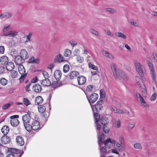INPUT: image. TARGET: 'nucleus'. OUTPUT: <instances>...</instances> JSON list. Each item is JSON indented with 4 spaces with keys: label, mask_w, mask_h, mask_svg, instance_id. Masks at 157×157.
<instances>
[{
    "label": "nucleus",
    "mask_w": 157,
    "mask_h": 157,
    "mask_svg": "<svg viewBox=\"0 0 157 157\" xmlns=\"http://www.w3.org/2000/svg\"><path fill=\"white\" fill-rule=\"evenodd\" d=\"M27 114H26L22 117V120L24 125L26 129L29 130L30 128V124H29L31 120V117L29 114H30V111H28Z\"/></svg>",
    "instance_id": "f257e3e1"
},
{
    "label": "nucleus",
    "mask_w": 157,
    "mask_h": 157,
    "mask_svg": "<svg viewBox=\"0 0 157 157\" xmlns=\"http://www.w3.org/2000/svg\"><path fill=\"white\" fill-rule=\"evenodd\" d=\"M103 100L100 99V100L98 101L95 105H91L90 106L93 112L94 113V111H96L97 112H99L100 111L103 109Z\"/></svg>",
    "instance_id": "f03ea898"
},
{
    "label": "nucleus",
    "mask_w": 157,
    "mask_h": 157,
    "mask_svg": "<svg viewBox=\"0 0 157 157\" xmlns=\"http://www.w3.org/2000/svg\"><path fill=\"white\" fill-rule=\"evenodd\" d=\"M87 98L90 105L94 103L98 100V95L96 93H93L90 95H88V94L85 93Z\"/></svg>",
    "instance_id": "7ed1b4c3"
},
{
    "label": "nucleus",
    "mask_w": 157,
    "mask_h": 157,
    "mask_svg": "<svg viewBox=\"0 0 157 157\" xmlns=\"http://www.w3.org/2000/svg\"><path fill=\"white\" fill-rule=\"evenodd\" d=\"M19 117L18 115H16L10 117L11 120L10 121V123L12 126L17 127L19 124L20 122L17 119Z\"/></svg>",
    "instance_id": "20e7f679"
},
{
    "label": "nucleus",
    "mask_w": 157,
    "mask_h": 157,
    "mask_svg": "<svg viewBox=\"0 0 157 157\" xmlns=\"http://www.w3.org/2000/svg\"><path fill=\"white\" fill-rule=\"evenodd\" d=\"M30 128L29 130L26 129L28 131L30 132L32 130L35 131L39 129L40 127V124L39 122L37 121H35L33 123H32L31 125H30Z\"/></svg>",
    "instance_id": "39448f33"
},
{
    "label": "nucleus",
    "mask_w": 157,
    "mask_h": 157,
    "mask_svg": "<svg viewBox=\"0 0 157 157\" xmlns=\"http://www.w3.org/2000/svg\"><path fill=\"white\" fill-rule=\"evenodd\" d=\"M109 143L114 144V145L116 146L115 147H117L119 151L121 150L120 144L115 140L111 139L110 138H108L106 140H105L103 143L105 145H107V144Z\"/></svg>",
    "instance_id": "423d86ee"
},
{
    "label": "nucleus",
    "mask_w": 157,
    "mask_h": 157,
    "mask_svg": "<svg viewBox=\"0 0 157 157\" xmlns=\"http://www.w3.org/2000/svg\"><path fill=\"white\" fill-rule=\"evenodd\" d=\"M134 64L136 70L138 72L142 78L144 76V74L142 67V66H141V64L140 63L137 62V61H134Z\"/></svg>",
    "instance_id": "0eeeda50"
},
{
    "label": "nucleus",
    "mask_w": 157,
    "mask_h": 157,
    "mask_svg": "<svg viewBox=\"0 0 157 157\" xmlns=\"http://www.w3.org/2000/svg\"><path fill=\"white\" fill-rule=\"evenodd\" d=\"M25 61V60L23 59L20 55L17 56L15 57L14 62L16 64L21 66L22 65Z\"/></svg>",
    "instance_id": "6e6552de"
},
{
    "label": "nucleus",
    "mask_w": 157,
    "mask_h": 157,
    "mask_svg": "<svg viewBox=\"0 0 157 157\" xmlns=\"http://www.w3.org/2000/svg\"><path fill=\"white\" fill-rule=\"evenodd\" d=\"M79 75V73L78 72L76 71H74L71 72L69 75L66 76V78H69L71 79H72L76 78V77H78Z\"/></svg>",
    "instance_id": "1a4fd4ad"
},
{
    "label": "nucleus",
    "mask_w": 157,
    "mask_h": 157,
    "mask_svg": "<svg viewBox=\"0 0 157 157\" xmlns=\"http://www.w3.org/2000/svg\"><path fill=\"white\" fill-rule=\"evenodd\" d=\"M78 84L79 85H82L84 84L86 82V78L83 76L79 75L77 78Z\"/></svg>",
    "instance_id": "9d476101"
},
{
    "label": "nucleus",
    "mask_w": 157,
    "mask_h": 157,
    "mask_svg": "<svg viewBox=\"0 0 157 157\" xmlns=\"http://www.w3.org/2000/svg\"><path fill=\"white\" fill-rule=\"evenodd\" d=\"M32 89L36 93H39L41 91L42 87L40 85L38 84H36L33 86Z\"/></svg>",
    "instance_id": "9b49d317"
},
{
    "label": "nucleus",
    "mask_w": 157,
    "mask_h": 157,
    "mask_svg": "<svg viewBox=\"0 0 157 157\" xmlns=\"http://www.w3.org/2000/svg\"><path fill=\"white\" fill-rule=\"evenodd\" d=\"M20 56L25 60L27 59L29 57L28 52L25 49H22L21 50Z\"/></svg>",
    "instance_id": "f8f14e48"
},
{
    "label": "nucleus",
    "mask_w": 157,
    "mask_h": 157,
    "mask_svg": "<svg viewBox=\"0 0 157 157\" xmlns=\"http://www.w3.org/2000/svg\"><path fill=\"white\" fill-rule=\"evenodd\" d=\"M62 75V73L59 70H56L54 74V76L55 78L57 81H59L61 78Z\"/></svg>",
    "instance_id": "ddd939ff"
},
{
    "label": "nucleus",
    "mask_w": 157,
    "mask_h": 157,
    "mask_svg": "<svg viewBox=\"0 0 157 157\" xmlns=\"http://www.w3.org/2000/svg\"><path fill=\"white\" fill-rule=\"evenodd\" d=\"M16 141L18 145L20 146H23L24 144L23 138L21 136H18L16 138Z\"/></svg>",
    "instance_id": "4468645a"
},
{
    "label": "nucleus",
    "mask_w": 157,
    "mask_h": 157,
    "mask_svg": "<svg viewBox=\"0 0 157 157\" xmlns=\"http://www.w3.org/2000/svg\"><path fill=\"white\" fill-rule=\"evenodd\" d=\"M6 70L9 71H11L14 67V63L12 62H8L6 65Z\"/></svg>",
    "instance_id": "2eb2a0df"
},
{
    "label": "nucleus",
    "mask_w": 157,
    "mask_h": 157,
    "mask_svg": "<svg viewBox=\"0 0 157 157\" xmlns=\"http://www.w3.org/2000/svg\"><path fill=\"white\" fill-rule=\"evenodd\" d=\"M99 121L101 124L104 126L107 125L109 123L108 118L105 116H103L100 118Z\"/></svg>",
    "instance_id": "dca6fc26"
},
{
    "label": "nucleus",
    "mask_w": 157,
    "mask_h": 157,
    "mask_svg": "<svg viewBox=\"0 0 157 157\" xmlns=\"http://www.w3.org/2000/svg\"><path fill=\"white\" fill-rule=\"evenodd\" d=\"M41 84L44 86H48L51 84V82L48 78H45L41 82Z\"/></svg>",
    "instance_id": "f3484780"
},
{
    "label": "nucleus",
    "mask_w": 157,
    "mask_h": 157,
    "mask_svg": "<svg viewBox=\"0 0 157 157\" xmlns=\"http://www.w3.org/2000/svg\"><path fill=\"white\" fill-rule=\"evenodd\" d=\"M122 71H121V70L118 69H117L116 70H115V72H114V71H113L112 72L113 76L116 80H119V76H120V74L121 73Z\"/></svg>",
    "instance_id": "a211bd4d"
},
{
    "label": "nucleus",
    "mask_w": 157,
    "mask_h": 157,
    "mask_svg": "<svg viewBox=\"0 0 157 157\" xmlns=\"http://www.w3.org/2000/svg\"><path fill=\"white\" fill-rule=\"evenodd\" d=\"M29 63L38 64L40 63V59L38 58L36 59L34 56H32L29 60Z\"/></svg>",
    "instance_id": "6ab92c4d"
},
{
    "label": "nucleus",
    "mask_w": 157,
    "mask_h": 157,
    "mask_svg": "<svg viewBox=\"0 0 157 157\" xmlns=\"http://www.w3.org/2000/svg\"><path fill=\"white\" fill-rule=\"evenodd\" d=\"M12 16V14L9 12L4 13L0 14V18L3 19L4 18H8Z\"/></svg>",
    "instance_id": "aec40b11"
},
{
    "label": "nucleus",
    "mask_w": 157,
    "mask_h": 157,
    "mask_svg": "<svg viewBox=\"0 0 157 157\" xmlns=\"http://www.w3.org/2000/svg\"><path fill=\"white\" fill-rule=\"evenodd\" d=\"M9 128L6 125H4L1 129V131L4 136H6L9 131Z\"/></svg>",
    "instance_id": "412c9836"
},
{
    "label": "nucleus",
    "mask_w": 157,
    "mask_h": 157,
    "mask_svg": "<svg viewBox=\"0 0 157 157\" xmlns=\"http://www.w3.org/2000/svg\"><path fill=\"white\" fill-rule=\"evenodd\" d=\"M8 58L6 56H3L0 59V62L3 65H4L6 63L8 62Z\"/></svg>",
    "instance_id": "4be33fe9"
},
{
    "label": "nucleus",
    "mask_w": 157,
    "mask_h": 157,
    "mask_svg": "<svg viewBox=\"0 0 157 157\" xmlns=\"http://www.w3.org/2000/svg\"><path fill=\"white\" fill-rule=\"evenodd\" d=\"M43 101V99L41 96H38L36 97L35 102L36 105H38L42 103Z\"/></svg>",
    "instance_id": "5701e85b"
},
{
    "label": "nucleus",
    "mask_w": 157,
    "mask_h": 157,
    "mask_svg": "<svg viewBox=\"0 0 157 157\" xmlns=\"http://www.w3.org/2000/svg\"><path fill=\"white\" fill-rule=\"evenodd\" d=\"M33 33L32 32L29 33L28 35L26 36V40L25 42V43L26 44L28 42H30L31 41V38L32 36Z\"/></svg>",
    "instance_id": "b1692460"
},
{
    "label": "nucleus",
    "mask_w": 157,
    "mask_h": 157,
    "mask_svg": "<svg viewBox=\"0 0 157 157\" xmlns=\"http://www.w3.org/2000/svg\"><path fill=\"white\" fill-rule=\"evenodd\" d=\"M8 151L9 152L13 154H18V152H19V149L15 148H9L8 149Z\"/></svg>",
    "instance_id": "393cba45"
},
{
    "label": "nucleus",
    "mask_w": 157,
    "mask_h": 157,
    "mask_svg": "<svg viewBox=\"0 0 157 157\" xmlns=\"http://www.w3.org/2000/svg\"><path fill=\"white\" fill-rule=\"evenodd\" d=\"M105 137L103 133H102L100 136V135L99 134H98V143L99 145L100 146V148L101 146H100V142H101V144H102L103 143L102 142V140Z\"/></svg>",
    "instance_id": "a878e982"
},
{
    "label": "nucleus",
    "mask_w": 157,
    "mask_h": 157,
    "mask_svg": "<svg viewBox=\"0 0 157 157\" xmlns=\"http://www.w3.org/2000/svg\"><path fill=\"white\" fill-rule=\"evenodd\" d=\"M98 112L94 113V121L95 123H97L98 122L100 121V115L98 113Z\"/></svg>",
    "instance_id": "bb28decb"
},
{
    "label": "nucleus",
    "mask_w": 157,
    "mask_h": 157,
    "mask_svg": "<svg viewBox=\"0 0 157 157\" xmlns=\"http://www.w3.org/2000/svg\"><path fill=\"white\" fill-rule=\"evenodd\" d=\"M19 66L18 71L19 73L21 75L26 73L25 70L24 66L23 65Z\"/></svg>",
    "instance_id": "cd10ccee"
},
{
    "label": "nucleus",
    "mask_w": 157,
    "mask_h": 157,
    "mask_svg": "<svg viewBox=\"0 0 157 157\" xmlns=\"http://www.w3.org/2000/svg\"><path fill=\"white\" fill-rule=\"evenodd\" d=\"M38 108L39 112L41 113H44L46 110L45 107L43 105H39Z\"/></svg>",
    "instance_id": "c85d7f7f"
},
{
    "label": "nucleus",
    "mask_w": 157,
    "mask_h": 157,
    "mask_svg": "<svg viewBox=\"0 0 157 157\" xmlns=\"http://www.w3.org/2000/svg\"><path fill=\"white\" fill-rule=\"evenodd\" d=\"M115 35L117 37H121L124 39H125L127 38L126 36L125 35L120 32H118L115 33Z\"/></svg>",
    "instance_id": "c756f323"
},
{
    "label": "nucleus",
    "mask_w": 157,
    "mask_h": 157,
    "mask_svg": "<svg viewBox=\"0 0 157 157\" xmlns=\"http://www.w3.org/2000/svg\"><path fill=\"white\" fill-rule=\"evenodd\" d=\"M13 103L12 101L10 102L9 103L6 104L2 106V108L3 110H6L8 109L10 106Z\"/></svg>",
    "instance_id": "7c9ffc66"
},
{
    "label": "nucleus",
    "mask_w": 157,
    "mask_h": 157,
    "mask_svg": "<svg viewBox=\"0 0 157 157\" xmlns=\"http://www.w3.org/2000/svg\"><path fill=\"white\" fill-rule=\"evenodd\" d=\"M93 86L92 85H90L87 86L86 87V92L85 93H88V92H91L93 88Z\"/></svg>",
    "instance_id": "2f4dec72"
},
{
    "label": "nucleus",
    "mask_w": 157,
    "mask_h": 157,
    "mask_svg": "<svg viewBox=\"0 0 157 157\" xmlns=\"http://www.w3.org/2000/svg\"><path fill=\"white\" fill-rule=\"evenodd\" d=\"M71 51L68 49H67L64 52L63 54L65 57H68L71 55Z\"/></svg>",
    "instance_id": "473e14b6"
},
{
    "label": "nucleus",
    "mask_w": 157,
    "mask_h": 157,
    "mask_svg": "<svg viewBox=\"0 0 157 157\" xmlns=\"http://www.w3.org/2000/svg\"><path fill=\"white\" fill-rule=\"evenodd\" d=\"M60 54H59L56 56L54 60L55 63H59L61 62L60 60Z\"/></svg>",
    "instance_id": "72a5a7b5"
},
{
    "label": "nucleus",
    "mask_w": 157,
    "mask_h": 157,
    "mask_svg": "<svg viewBox=\"0 0 157 157\" xmlns=\"http://www.w3.org/2000/svg\"><path fill=\"white\" fill-rule=\"evenodd\" d=\"M150 60L151 59L150 58H147V63L150 69H152V70H153V69L154 67L152 63L150 62Z\"/></svg>",
    "instance_id": "f704fd0d"
},
{
    "label": "nucleus",
    "mask_w": 157,
    "mask_h": 157,
    "mask_svg": "<svg viewBox=\"0 0 157 157\" xmlns=\"http://www.w3.org/2000/svg\"><path fill=\"white\" fill-rule=\"evenodd\" d=\"M106 11L109 12L112 14L116 13V10L115 9L111 8H107L105 9Z\"/></svg>",
    "instance_id": "c9c22d12"
},
{
    "label": "nucleus",
    "mask_w": 157,
    "mask_h": 157,
    "mask_svg": "<svg viewBox=\"0 0 157 157\" xmlns=\"http://www.w3.org/2000/svg\"><path fill=\"white\" fill-rule=\"evenodd\" d=\"M110 66L112 72L113 71H114V72H115V70H116V69H118L117 67V66L116 64L114 63H111Z\"/></svg>",
    "instance_id": "e433bc0d"
},
{
    "label": "nucleus",
    "mask_w": 157,
    "mask_h": 157,
    "mask_svg": "<svg viewBox=\"0 0 157 157\" xmlns=\"http://www.w3.org/2000/svg\"><path fill=\"white\" fill-rule=\"evenodd\" d=\"M23 103L26 106H27L31 104L30 101L28 99L26 98H24Z\"/></svg>",
    "instance_id": "4c0bfd02"
},
{
    "label": "nucleus",
    "mask_w": 157,
    "mask_h": 157,
    "mask_svg": "<svg viewBox=\"0 0 157 157\" xmlns=\"http://www.w3.org/2000/svg\"><path fill=\"white\" fill-rule=\"evenodd\" d=\"M0 83L3 86L6 85L7 83V80L4 78H2L0 79Z\"/></svg>",
    "instance_id": "58836bf2"
},
{
    "label": "nucleus",
    "mask_w": 157,
    "mask_h": 157,
    "mask_svg": "<svg viewBox=\"0 0 157 157\" xmlns=\"http://www.w3.org/2000/svg\"><path fill=\"white\" fill-rule=\"evenodd\" d=\"M70 69V67L68 64L65 65L63 67V71L64 73H67L68 71Z\"/></svg>",
    "instance_id": "ea45409f"
},
{
    "label": "nucleus",
    "mask_w": 157,
    "mask_h": 157,
    "mask_svg": "<svg viewBox=\"0 0 157 157\" xmlns=\"http://www.w3.org/2000/svg\"><path fill=\"white\" fill-rule=\"evenodd\" d=\"M27 75V73H25L24 74L21 75L19 79L21 83H22L24 82V79L26 78Z\"/></svg>",
    "instance_id": "a19ab883"
},
{
    "label": "nucleus",
    "mask_w": 157,
    "mask_h": 157,
    "mask_svg": "<svg viewBox=\"0 0 157 157\" xmlns=\"http://www.w3.org/2000/svg\"><path fill=\"white\" fill-rule=\"evenodd\" d=\"M140 101L142 105L144 106V107H145L147 108H148L149 107V105L146 104V103L144 98L141 101Z\"/></svg>",
    "instance_id": "79ce46f5"
},
{
    "label": "nucleus",
    "mask_w": 157,
    "mask_h": 157,
    "mask_svg": "<svg viewBox=\"0 0 157 157\" xmlns=\"http://www.w3.org/2000/svg\"><path fill=\"white\" fill-rule=\"evenodd\" d=\"M12 71L11 72V77L13 78H16L17 76L18 73L17 71Z\"/></svg>",
    "instance_id": "37998d69"
},
{
    "label": "nucleus",
    "mask_w": 157,
    "mask_h": 157,
    "mask_svg": "<svg viewBox=\"0 0 157 157\" xmlns=\"http://www.w3.org/2000/svg\"><path fill=\"white\" fill-rule=\"evenodd\" d=\"M89 66L90 68L94 70L97 71V69H98L96 66H95L94 64H92L91 63H89Z\"/></svg>",
    "instance_id": "c03bdc74"
},
{
    "label": "nucleus",
    "mask_w": 157,
    "mask_h": 157,
    "mask_svg": "<svg viewBox=\"0 0 157 157\" xmlns=\"http://www.w3.org/2000/svg\"><path fill=\"white\" fill-rule=\"evenodd\" d=\"M119 76H121V78L124 80H126L127 79V76L122 71Z\"/></svg>",
    "instance_id": "a18cd8bd"
},
{
    "label": "nucleus",
    "mask_w": 157,
    "mask_h": 157,
    "mask_svg": "<svg viewBox=\"0 0 157 157\" xmlns=\"http://www.w3.org/2000/svg\"><path fill=\"white\" fill-rule=\"evenodd\" d=\"M103 132L106 133H108L109 131V128L106 125L103 126Z\"/></svg>",
    "instance_id": "49530a36"
},
{
    "label": "nucleus",
    "mask_w": 157,
    "mask_h": 157,
    "mask_svg": "<svg viewBox=\"0 0 157 157\" xmlns=\"http://www.w3.org/2000/svg\"><path fill=\"white\" fill-rule=\"evenodd\" d=\"M58 81H54L52 83V86L53 87H59L60 86V84H59Z\"/></svg>",
    "instance_id": "de8ad7c7"
},
{
    "label": "nucleus",
    "mask_w": 157,
    "mask_h": 157,
    "mask_svg": "<svg viewBox=\"0 0 157 157\" xmlns=\"http://www.w3.org/2000/svg\"><path fill=\"white\" fill-rule=\"evenodd\" d=\"M17 32L16 31H12L10 32V37H13L17 35Z\"/></svg>",
    "instance_id": "09e8293b"
},
{
    "label": "nucleus",
    "mask_w": 157,
    "mask_h": 157,
    "mask_svg": "<svg viewBox=\"0 0 157 157\" xmlns=\"http://www.w3.org/2000/svg\"><path fill=\"white\" fill-rule=\"evenodd\" d=\"M134 147L136 149H141L142 147L141 144L140 143H136L134 145Z\"/></svg>",
    "instance_id": "8fccbe9b"
},
{
    "label": "nucleus",
    "mask_w": 157,
    "mask_h": 157,
    "mask_svg": "<svg viewBox=\"0 0 157 157\" xmlns=\"http://www.w3.org/2000/svg\"><path fill=\"white\" fill-rule=\"evenodd\" d=\"M76 59L77 61L80 63H82L84 60L83 58L80 56H78L76 58Z\"/></svg>",
    "instance_id": "3c124183"
},
{
    "label": "nucleus",
    "mask_w": 157,
    "mask_h": 157,
    "mask_svg": "<svg viewBox=\"0 0 157 157\" xmlns=\"http://www.w3.org/2000/svg\"><path fill=\"white\" fill-rule=\"evenodd\" d=\"M105 92L103 90H100V99L101 98H103L105 97Z\"/></svg>",
    "instance_id": "603ef678"
},
{
    "label": "nucleus",
    "mask_w": 157,
    "mask_h": 157,
    "mask_svg": "<svg viewBox=\"0 0 157 157\" xmlns=\"http://www.w3.org/2000/svg\"><path fill=\"white\" fill-rule=\"evenodd\" d=\"M90 31L91 33L93 34L96 36H98V31L94 30L93 29H90Z\"/></svg>",
    "instance_id": "864d4df0"
},
{
    "label": "nucleus",
    "mask_w": 157,
    "mask_h": 157,
    "mask_svg": "<svg viewBox=\"0 0 157 157\" xmlns=\"http://www.w3.org/2000/svg\"><path fill=\"white\" fill-rule=\"evenodd\" d=\"M157 96V94L156 93H154L153 94L150 98V100L151 101L155 100Z\"/></svg>",
    "instance_id": "5fc2aeb1"
},
{
    "label": "nucleus",
    "mask_w": 157,
    "mask_h": 157,
    "mask_svg": "<svg viewBox=\"0 0 157 157\" xmlns=\"http://www.w3.org/2000/svg\"><path fill=\"white\" fill-rule=\"evenodd\" d=\"M5 70V67L4 65H0V73H2Z\"/></svg>",
    "instance_id": "6e6d98bb"
},
{
    "label": "nucleus",
    "mask_w": 157,
    "mask_h": 157,
    "mask_svg": "<svg viewBox=\"0 0 157 157\" xmlns=\"http://www.w3.org/2000/svg\"><path fill=\"white\" fill-rule=\"evenodd\" d=\"M31 84V83L30 82H29V84L26 86L25 87V89L26 92L29 91L30 90L29 89V87Z\"/></svg>",
    "instance_id": "4d7b16f0"
},
{
    "label": "nucleus",
    "mask_w": 157,
    "mask_h": 157,
    "mask_svg": "<svg viewBox=\"0 0 157 157\" xmlns=\"http://www.w3.org/2000/svg\"><path fill=\"white\" fill-rule=\"evenodd\" d=\"M136 97L139 99V100L141 101V100H142L143 98V97L141 96V95L139 93L136 92Z\"/></svg>",
    "instance_id": "13d9d810"
},
{
    "label": "nucleus",
    "mask_w": 157,
    "mask_h": 157,
    "mask_svg": "<svg viewBox=\"0 0 157 157\" xmlns=\"http://www.w3.org/2000/svg\"><path fill=\"white\" fill-rule=\"evenodd\" d=\"M44 77L45 78H47L49 77V74L48 73L45 71H44L42 73Z\"/></svg>",
    "instance_id": "bf43d9fd"
},
{
    "label": "nucleus",
    "mask_w": 157,
    "mask_h": 157,
    "mask_svg": "<svg viewBox=\"0 0 157 157\" xmlns=\"http://www.w3.org/2000/svg\"><path fill=\"white\" fill-rule=\"evenodd\" d=\"M5 51L4 47L3 46H0V53L3 54L4 53Z\"/></svg>",
    "instance_id": "052dcab7"
},
{
    "label": "nucleus",
    "mask_w": 157,
    "mask_h": 157,
    "mask_svg": "<svg viewBox=\"0 0 157 157\" xmlns=\"http://www.w3.org/2000/svg\"><path fill=\"white\" fill-rule=\"evenodd\" d=\"M79 49H76L74 52L73 54L75 56H77L79 53Z\"/></svg>",
    "instance_id": "680f3d73"
},
{
    "label": "nucleus",
    "mask_w": 157,
    "mask_h": 157,
    "mask_svg": "<svg viewBox=\"0 0 157 157\" xmlns=\"http://www.w3.org/2000/svg\"><path fill=\"white\" fill-rule=\"evenodd\" d=\"M6 137V142H5V144H8L10 143V141L11 139L10 138V137L8 136H6L5 137Z\"/></svg>",
    "instance_id": "e2e57ef3"
},
{
    "label": "nucleus",
    "mask_w": 157,
    "mask_h": 157,
    "mask_svg": "<svg viewBox=\"0 0 157 157\" xmlns=\"http://www.w3.org/2000/svg\"><path fill=\"white\" fill-rule=\"evenodd\" d=\"M101 127V125L98 123H97L96 125V128L97 130H99Z\"/></svg>",
    "instance_id": "0e129e2a"
},
{
    "label": "nucleus",
    "mask_w": 157,
    "mask_h": 157,
    "mask_svg": "<svg viewBox=\"0 0 157 157\" xmlns=\"http://www.w3.org/2000/svg\"><path fill=\"white\" fill-rule=\"evenodd\" d=\"M101 151H102L103 153L106 152L107 151V150L105 146H104L101 147Z\"/></svg>",
    "instance_id": "69168bd1"
},
{
    "label": "nucleus",
    "mask_w": 157,
    "mask_h": 157,
    "mask_svg": "<svg viewBox=\"0 0 157 157\" xmlns=\"http://www.w3.org/2000/svg\"><path fill=\"white\" fill-rule=\"evenodd\" d=\"M153 59L154 60L157 61V54L155 53H153Z\"/></svg>",
    "instance_id": "338daca9"
},
{
    "label": "nucleus",
    "mask_w": 157,
    "mask_h": 157,
    "mask_svg": "<svg viewBox=\"0 0 157 157\" xmlns=\"http://www.w3.org/2000/svg\"><path fill=\"white\" fill-rule=\"evenodd\" d=\"M105 33L110 36H113V33L108 30H107V33Z\"/></svg>",
    "instance_id": "774afa93"
}]
</instances>
